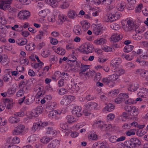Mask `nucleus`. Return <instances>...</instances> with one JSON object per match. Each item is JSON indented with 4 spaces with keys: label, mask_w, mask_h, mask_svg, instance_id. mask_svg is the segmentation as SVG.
Wrapping results in <instances>:
<instances>
[{
    "label": "nucleus",
    "mask_w": 148,
    "mask_h": 148,
    "mask_svg": "<svg viewBox=\"0 0 148 148\" xmlns=\"http://www.w3.org/2000/svg\"><path fill=\"white\" fill-rule=\"evenodd\" d=\"M126 145L128 148H134L138 146L140 144V142L138 138H133L130 140L125 141Z\"/></svg>",
    "instance_id": "nucleus-1"
},
{
    "label": "nucleus",
    "mask_w": 148,
    "mask_h": 148,
    "mask_svg": "<svg viewBox=\"0 0 148 148\" xmlns=\"http://www.w3.org/2000/svg\"><path fill=\"white\" fill-rule=\"evenodd\" d=\"M75 99V97L73 96H64L63 99L61 100L60 104L62 105L67 106Z\"/></svg>",
    "instance_id": "nucleus-2"
},
{
    "label": "nucleus",
    "mask_w": 148,
    "mask_h": 148,
    "mask_svg": "<svg viewBox=\"0 0 148 148\" xmlns=\"http://www.w3.org/2000/svg\"><path fill=\"white\" fill-rule=\"evenodd\" d=\"M30 16L29 12L25 10L21 11L18 14V17L21 19H27Z\"/></svg>",
    "instance_id": "nucleus-3"
},
{
    "label": "nucleus",
    "mask_w": 148,
    "mask_h": 148,
    "mask_svg": "<svg viewBox=\"0 0 148 148\" xmlns=\"http://www.w3.org/2000/svg\"><path fill=\"white\" fill-rule=\"evenodd\" d=\"M25 128V127L24 125H19L15 128L12 132V134L15 135H20L23 132Z\"/></svg>",
    "instance_id": "nucleus-4"
},
{
    "label": "nucleus",
    "mask_w": 148,
    "mask_h": 148,
    "mask_svg": "<svg viewBox=\"0 0 148 148\" xmlns=\"http://www.w3.org/2000/svg\"><path fill=\"white\" fill-rule=\"evenodd\" d=\"M72 113L75 116L81 117L82 115L81 107L78 106H75L72 110Z\"/></svg>",
    "instance_id": "nucleus-5"
},
{
    "label": "nucleus",
    "mask_w": 148,
    "mask_h": 148,
    "mask_svg": "<svg viewBox=\"0 0 148 148\" xmlns=\"http://www.w3.org/2000/svg\"><path fill=\"white\" fill-rule=\"evenodd\" d=\"M12 0L0 1V9L5 10L10 7L9 4L11 3Z\"/></svg>",
    "instance_id": "nucleus-6"
},
{
    "label": "nucleus",
    "mask_w": 148,
    "mask_h": 148,
    "mask_svg": "<svg viewBox=\"0 0 148 148\" xmlns=\"http://www.w3.org/2000/svg\"><path fill=\"white\" fill-rule=\"evenodd\" d=\"M47 123H43L41 121L38 122L37 123H34L32 127V130L33 131H35L37 130H39L42 127H43L45 124V125H47Z\"/></svg>",
    "instance_id": "nucleus-7"
},
{
    "label": "nucleus",
    "mask_w": 148,
    "mask_h": 148,
    "mask_svg": "<svg viewBox=\"0 0 148 148\" xmlns=\"http://www.w3.org/2000/svg\"><path fill=\"white\" fill-rule=\"evenodd\" d=\"M120 17V14L118 12L114 14H110L107 16L108 21L111 22L117 20Z\"/></svg>",
    "instance_id": "nucleus-8"
},
{
    "label": "nucleus",
    "mask_w": 148,
    "mask_h": 148,
    "mask_svg": "<svg viewBox=\"0 0 148 148\" xmlns=\"http://www.w3.org/2000/svg\"><path fill=\"white\" fill-rule=\"evenodd\" d=\"M121 62V59L119 58H116L112 60L110 63V66L112 67V71L115 70V69L118 67V66Z\"/></svg>",
    "instance_id": "nucleus-9"
},
{
    "label": "nucleus",
    "mask_w": 148,
    "mask_h": 148,
    "mask_svg": "<svg viewBox=\"0 0 148 148\" xmlns=\"http://www.w3.org/2000/svg\"><path fill=\"white\" fill-rule=\"evenodd\" d=\"M137 95L139 97H146L148 96V89L144 88H140Z\"/></svg>",
    "instance_id": "nucleus-10"
},
{
    "label": "nucleus",
    "mask_w": 148,
    "mask_h": 148,
    "mask_svg": "<svg viewBox=\"0 0 148 148\" xmlns=\"http://www.w3.org/2000/svg\"><path fill=\"white\" fill-rule=\"evenodd\" d=\"M102 27L101 25L99 24L95 25L93 28V33L96 35H99L102 33Z\"/></svg>",
    "instance_id": "nucleus-11"
},
{
    "label": "nucleus",
    "mask_w": 148,
    "mask_h": 148,
    "mask_svg": "<svg viewBox=\"0 0 148 148\" xmlns=\"http://www.w3.org/2000/svg\"><path fill=\"white\" fill-rule=\"evenodd\" d=\"M94 148H109L108 144L106 142H99L95 143L93 145Z\"/></svg>",
    "instance_id": "nucleus-12"
},
{
    "label": "nucleus",
    "mask_w": 148,
    "mask_h": 148,
    "mask_svg": "<svg viewBox=\"0 0 148 148\" xmlns=\"http://www.w3.org/2000/svg\"><path fill=\"white\" fill-rule=\"evenodd\" d=\"M139 85L137 83H130L128 85V90L131 92H134L139 88Z\"/></svg>",
    "instance_id": "nucleus-13"
},
{
    "label": "nucleus",
    "mask_w": 148,
    "mask_h": 148,
    "mask_svg": "<svg viewBox=\"0 0 148 148\" xmlns=\"http://www.w3.org/2000/svg\"><path fill=\"white\" fill-rule=\"evenodd\" d=\"M3 52L2 49L0 47V63H4L6 62H8L9 61V59L8 58V56L5 54L1 55V53Z\"/></svg>",
    "instance_id": "nucleus-14"
},
{
    "label": "nucleus",
    "mask_w": 148,
    "mask_h": 148,
    "mask_svg": "<svg viewBox=\"0 0 148 148\" xmlns=\"http://www.w3.org/2000/svg\"><path fill=\"white\" fill-rule=\"evenodd\" d=\"M56 131L51 127H49L47 128L46 134L50 136H54L56 135Z\"/></svg>",
    "instance_id": "nucleus-15"
},
{
    "label": "nucleus",
    "mask_w": 148,
    "mask_h": 148,
    "mask_svg": "<svg viewBox=\"0 0 148 148\" xmlns=\"http://www.w3.org/2000/svg\"><path fill=\"white\" fill-rule=\"evenodd\" d=\"M57 110H53L50 112L48 114V116L50 119H54L58 120L59 118Z\"/></svg>",
    "instance_id": "nucleus-16"
},
{
    "label": "nucleus",
    "mask_w": 148,
    "mask_h": 148,
    "mask_svg": "<svg viewBox=\"0 0 148 148\" xmlns=\"http://www.w3.org/2000/svg\"><path fill=\"white\" fill-rule=\"evenodd\" d=\"M32 84V81L28 80L27 81L26 86H23V88H20L23 90L24 93H27L29 91L30 89V87Z\"/></svg>",
    "instance_id": "nucleus-17"
},
{
    "label": "nucleus",
    "mask_w": 148,
    "mask_h": 148,
    "mask_svg": "<svg viewBox=\"0 0 148 148\" xmlns=\"http://www.w3.org/2000/svg\"><path fill=\"white\" fill-rule=\"evenodd\" d=\"M95 123L97 124L98 127L102 131H106V124L103 121H96Z\"/></svg>",
    "instance_id": "nucleus-18"
},
{
    "label": "nucleus",
    "mask_w": 148,
    "mask_h": 148,
    "mask_svg": "<svg viewBox=\"0 0 148 148\" xmlns=\"http://www.w3.org/2000/svg\"><path fill=\"white\" fill-rule=\"evenodd\" d=\"M97 106V103L94 102H89L84 105L86 108L91 109H96Z\"/></svg>",
    "instance_id": "nucleus-19"
},
{
    "label": "nucleus",
    "mask_w": 148,
    "mask_h": 148,
    "mask_svg": "<svg viewBox=\"0 0 148 148\" xmlns=\"http://www.w3.org/2000/svg\"><path fill=\"white\" fill-rule=\"evenodd\" d=\"M122 38V36L117 33L114 34L112 36L111 38L114 42H117L120 40Z\"/></svg>",
    "instance_id": "nucleus-20"
},
{
    "label": "nucleus",
    "mask_w": 148,
    "mask_h": 148,
    "mask_svg": "<svg viewBox=\"0 0 148 148\" xmlns=\"http://www.w3.org/2000/svg\"><path fill=\"white\" fill-rule=\"evenodd\" d=\"M7 9H8L9 14L12 16H15L17 13L18 11L17 9L14 7L10 6V7Z\"/></svg>",
    "instance_id": "nucleus-21"
},
{
    "label": "nucleus",
    "mask_w": 148,
    "mask_h": 148,
    "mask_svg": "<svg viewBox=\"0 0 148 148\" xmlns=\"http://www.w3.org/2000/svg\"><path fill=\"white\" fill-rule=\"evenodd\" d=\"M139 114V111L138 108L136 106H133L130 112V115L132 116H136Z\"/></svg>",
    "instance_id": "nucleus-22"
},
{
    "label": "nucleus",
    "mask_w": 148,
    "mask_h": 148,
    "mask_svg": "<svg viewBox=\"0 0 148 148\" xmlns=\"http://www.w3.org/2000/svg\"><path fill=\"white\" fill-rule=\"evenodd\" d=\"M115 106L111 103H108L103 110V112L112 111L114 109Z\"/></svg>",
    "instance_id": "nucleus-23"
},
{
    "label": "nucleus",
    "mask_w": 148,
    "mask_h": 148,
    "mask_svg": "<svg viewBox=\"0 0 148 148\" xmlns=\"http://www.w3.org/2000/svg\"><path fill=\"white\" fill-rule=\"evenodd\" d=\"M42 111L41 107H37L35 110L32 111L33 117H38L39 114L42 112Z\"/></svg>",
    "instance_id": "nucleus-24"
},
{
    "label": "nucleus",
    "mask_w": 148,
    "mask_h": 148,
    "mask_svg": "<svg viewBox=\"0 0 148 148\" xmlns=\"http://www.w3.org/2000/svg\"><path fill=\"white\" fill-rule=\"evenodd\" d=\"M35 98L32 96L27 98L24 101L25 103L27 105H29L35 101Z\"/></svg>",
    "instance_id": "nucleus-25"
},
{
    "label": "nucleus",
    "mask_w": 148,
    "mask_h": 148,
    "mask_svg": "<svg viewBox=\"0 0 148 148\" xmlns=\"http://www.w3.org/2000/svg\"><path fill=\"white\" fill-rule=\"evenodd\" d=\"M62 77V73L60 71H56L53 74L52 78L55 81H57L60 77Z\"/></svg>",
    "instance_id": "nucleus-26"
},
{
    "label": "nucleus",
    "mask_w": 148,
    "mask_h": 148,
    "mask_svg": "<svg viewBox=\"0 0 148 148\" xmlns=\"http://www.w3.org/2000/svg\"><path fill=\"white\" fill-rule=\"evenodd\" d=\"M73 31L74 33L77 35L79 36L81 35L82 33L81 27L79 25H77L75 26L73 29Z\"/></svg>",
    "instance_id": "nucleus-27"
},
{
    "label": "nucleus",
    "mask_w": 148,
    "mask_h": 148,
    "mask_svg": "<svg viewBox=\"0 0 148 148\" xmlns=\"http://www.w3.org/2000/svg\"><path fill=\"white\" fill-rule=\"evenodd\" d=\"M83 30L86 31H87L90 26V23L87 21H83L81 23Z\"/></svg>",
    "instance_id": "nucleus-28"
},
{
    "label": "nucleus",
    "mask_w": 148,
    "mask_h": 148,
    "mask_svg": "<svg viewBox=\"0 0 148 148\" xmlns=\"http://www.w3.org/2000/svg\"><path fill=\"white\" fill-rule=\"evenodd\" d=\"M89 65L81 64L80 66V69L79 70V74H82L87 70L89 69Z\"/></svg>",
    "instance_id": "nucleus-29"
},
{
    "label": "nucleus",
    "mask_w": 148,
    "mask_h": 148,
    "mask_svg": "<svg viewBox=\"0 0 148 148\" xmlns=\"http://www.w3.org/2000/svg\"><path fill=\"white\" fill-rule=\"evenodd\" d=\"M20 120V119L19 118L14 116H10L8 119V121L11 123H18L19 122Z\"/></svg>",
    "instance_id": "nucleus-30"
},
{
    "label": "nucleus",
    "mask_w": 148,
    "mask_h": 148,
    "mask_svg": "<svg viewBox=\"0 0 148 148\" xmlns=\"http://www.w3.org/2000/svg\"><path fill=\"white\" fill-rule=\"evenodd\" d=\"M126 6V3L124 2H121L117 4L116 8L118 10L122 11Z\"/></svg>",
    "instance_id": "nucleus-31"
},
{
    "label": "nucleus",
    "mask_w": 148,
    "mask_h": 148,
    "mask_svg": "<svg viewBox=\"0 0 148 148\" xmlns=\"http://www.w3.org/2000/svg\"><path fill=\"white\" fill-rule=\"evenodd\" d=\"M138 74H139L142 77H147L148 76V71H143L141 69H138L136 71Z\"/></svg>",
    "instance_id": "nucleus-32"
},
{
    "label": "nucleus",
    "mask_w": 148,
    "mask_h": 148,
    "mask_svg": "<svg viewBox=\"0 0 148 148\" xmlns=\"http://www.w3.org/2000/svg\"><path fill=\"white\" fill-rule=\"evenodd\" d=\"M119 76L118 75L115 73L109 75L108 76V77L110 79L111 82L117 80V81L119 82L120 81V79H119Z\"/></svg>",
    "instance_id": "nucleus-33"
},
{
    "label": "nucleus",
    "mask_w": 148,
    "mask_h": 148,
    "mask_svg": "<svg viewBox=\"0 0 148 148\" xmlns=\"http://www.w3.org/2000/svg\"><path fill=\"white\" fill-rule=\"evenodd\" d=\"M59 144V141L57 140H53L49 143L47 146L48 148H54Z\"/></svg>",
    "instance_id": "nucleus-34"
},
{
    "label": "nucleus",
    "mask_w": 148,
    "mask_h": 148,
    "mask_svg": "<svg viewBox=\"0 0 148 148\" xmlns=\"http://www.w3.org/2000/svg\"><path fill=\"white\" fill-rule=\"evenodd\" d=\"M113 72H115L119 76L124 74L125 72L124 70L119 68H116L115 69V70H113Z\"/></svg>",
    "instance_id": "nucleus-35"
},
{
    "label": "nucleus",
    "mask_w": 148,
    "mask_h": 148,
    "mask_svg": "<svg viewBox=\"0 0 148 148\" xmlns=\"http://www.w3.org/2000/svg\"><path fill=\"white\" fill-rule=\"evenodd\" d=\"M107 40L105 39L99 38L94 41L96 45H102L106 43Z\"/></svg>",
    "instance_id": "nucleus-36"
},
{
    "label": "nucleus",
    "mask_w": 148,
    "mask_h": 148,
    "mask_svg": "<svg viewBox=\"0 0 148 148\" xmlns=\"http://www.w3.org/2000/svg\"><path fill=\"white\" fill-rule=\"evenodd\" d=\"M35 47V44L34 43H29L25 46V47L27 50L31 51L34 49Z\"/></svg>",
    "instance_id": "nucleus-37"
},
{
    "label": "nucleus",
    "mask_w": 148,
    "mask_h": 148,
    "mask_svg": "<svg viewBox=\"0 0 148 148\" xmlns=\"http://www.w3.org/2000/svg\"><path fill=\"white\" fill-rule=\"evenodd\" d=\"M68 17L71 19H74L77 16V14L74 10H70L67 14Z\"/></svg>",
    "instance_id": "nucleus-38"
},
{
    "label": "nucleus",
    "mask_w": 148,
    "mask_h": 148,
    "mask_svg": "<svg viewBox=\"0 0 148 148\" xmlns=\"http://www.w3.org/2000/svg\"><path fill=\"white\" fill-rule=\"evenodd\" d=\"M128 118V115L126 112H123L121 115L119 116V119L122 121H125Z\"/></svg>",
    "instance_id": "nucleus-39"
},
{
    "label": "nucleus",
    "mask_w": 148,
    "mask_h": 148,
    "mask_svg": "<svg viewBox=\"0 0 148 148\" xmlns=\"http://www.w3.org/2000/svg\"><path fill=\"white\" fill-rule=\"evenodd\" d=\"M50 54L49 51L47 49L43 50L41 53V56L44 58L48 57Z\"/></svg>",
    "instance_id": "nucleus-40"
},
{
    "label": "nucleus",
    "mask_w": 148,
    "mask_h": 148,
    "mask_svg": "<svg viewBox=\"0 0 148 148\" xmlns=\"http://www.w3.org/2000/svg\"><path fill=\"white\" fill-rule=\"evenodd\" d=\"M126 27L129 30H131L134 27V25L132 21L130 20H128L127 21Z\"/></svg>",
    "instance_id": "nucleus-41"
},
{
    "label": "nucleus",
    "mask_w": 148,
    "mask_h": 148,
    "mask_svg": "<svg viewBox=\"0 0 148 148\" xmlns=\"http://www.w3.org/2000/svg\"><path fill=\"white\" fill-rule=\"evenodd\" d=\"M5 25H0V29H1V36L5 37L8 31L4 27Z\"/></svg>",
    "instance_id": "nucleus-42"
},
{
    "label": "nucleus",
    "mask_w": 148,
    "mask_h": 148,
    "mask_svg": "<svg viewBox=\"0 0 148 148\" xmlns=\"http://www.w3.org/2000/svg\"><path fill=\"white\" fill-rule=\"evenodd\" d=\"M67 122L69 123H73L75 122V119L71 115H68L67 116L66 118Z\"/></svg>",
    "instance_id": "nucleus-43"
},
{
    "label": "nucleus",
    "mask_w": 148,
    "mask_h": 148,
    "mask_svg": "<svg viewBox=\"0 0 148 148\" xmlns=\"http://www.w3.org/2000/svg\"><path fill=\"white\" fill-rule=\"evenodd\" d=\"M49 12L48 9H46L44 10H42L39 12V14L41 17L45 18L47 16V14Z\"/></svg>",
    "instance_id": "nucleus-44"
},
{
    "label": "nucleus",
    "mask_w": 148,
    "mask_h": 148,
    "mask_svg": "<svg viewBox=\"0 0 148 148\" xmlns=\"http://www.w3.org/2000/svg\"><path fill=\"white\" fill-rule=\"evenodd\" d=\"M8 104L6 108L8 109H11L14 106L15 102L12 99H8Z\"/></svg>",
    "instance_id": "nucleus-45"
},
{
    "label": "nucleus",
    "mask_w": 148,
    "mask_h": 148,
    "mask_svg": "<svg viewBox=\"0 0 148 148\" xmlns=\"http://www.w3.org/2000/svg\"><path fill=\"white\" fill-rule=\"evenodd\" d=\"M124 103L126 105H132L135 104L136 103V102L135 100L129 98L124 100Z\"/></svg>",
    "instance_id": "nucleus-46"
},
{
    "label": "nucleus",
    "mask_w": 148,
    "mask_h": 148,
    "mask_svg": "<svg viewBox=\"0 0 148 148\" xmlns=\"http://www.w3.org/2000/svg\"><path fill=\"white\" fill-rule=\"evenodd\" d=\"M51 139H52V138L44 136L40 140V142L43 143L47 144Z\"/></svg>",
    "instance_id": "nucleus-47"
},
{
    "label": "nucleus",
    "mask_w": 148,
    "mask_h": 148,
    "mask_svg": "<svg viewBox=\"0 0 148 148\" xmlns=\"http://www.w3.org/2000/svg\"><path fill=\"white\" fill-rule=\"evenodd\" d=\"M69 6V2L66 1H63L60 5V8L62 9L67 8Z\"/></svg>",
    "instance_id": "nucleus-48"
},
{
    "label": "nucleus",
    "mask_w": 148,
    "mask_h": 148,
    "mask_svg": "<svg viewBox=\"0 0 148 148\" xmlns=\"http://www.w3.org/2000/svg\"><path fill=\"white\" fill-rule=\"evenodd\" d=\"M134 48V46L132 45H127L125 46L124 51L126 53H129Z\"/></svg>",
    "instance_id": "nucleus-49"
},
{
    "label": "nucleus",
    "mask_w": 148,
    "mask_h": 148,
    "mask_svg": "<svg viewBox=\"0 0 148 148\" xmlns=\"http://www.w3.org/2000/svg\"><path fill=\"white\" fill-rule=\"evenodd\" d=\"M55 51L58 54L61 55H64L65 53V49L60 47L57 48L55 50Z\"/></svg>",
    "instance_id": "nucleus-50"
},
{
    "label": "nucleus",
    "mask_w": 148,
    "mask_h": 148,
    "mask_svg": "<svg viewBox=\"0 0 148 148\" xmlns=\"http://www.w3.org/2000/svg\"><path fill=\"white\" fill-rule=\"evenodd\" d=\"M3 79L5 82H10L12 80V78L9 74H6L4 75Z\"/></svg>",
    "instance_id": "nucleus-51"
},
{
    "label": "nucleus",
    "mask_w": 148,
    "mask_h": 148,
    "mask_svg": "<svg viewBox=\"0 0 148 148\" xmlns=\"http://www.w3.org/2000/svg\"><path fill=\"white\" fill-rule=\"evenodd\" d=\"M26 114L25 111H20L17 112H14V115L16 116L22 117L24 116Z\"/></svg>",
    "instance_id": "nucleus-52"
},
{
    "label": "nucleus",
    "mask_w": 148,
    "mask_h": 148,
    "mask_svg": "<svg viewBox=\"0 0 148 148\" xmlns=\"http://www.w3.org/2000/svg\"><path fill=\"white\" fill-rule=\"evenodd\" d=\"M120 94L118 97L115 99L114 102L116 104H119L121 103L123 101V99Z\"/></svg>",
    "instance_id": "nucleus-53"
},
{
    "label": "nucleus",
    "mask_w": 148,
    "mask_h": 148,
    "mask_svg": "<svg viewBox=\"0 0 148 148\" xmlns=\"http://www.w3.org/2000/svg\"><path fill=\"white\" fill-rule=\"evenodd\" d=\"M102 82L103 83L106 85H108L111 82V81L110 78H109L108 77H103V78L102 79Z\"/></svg>",
    "instance_id": "nucleus-54"
},
{
    "label": "nucleus",
    "mask_w": 148,
    "mask_h": 148,
    "mask_svg": "<svg viewBox=\"0 0 148 148\" xmlns=\"http://www.w3.org/2000/svg\"><path fill=\"white\" fill-rule=\"evenodd\" d=\"M58 58L56 56L51 55L50 56V60L52 63H55L57 62Z\"/></svg>",
    "instance_id": "nucleus-55"
},
{
    "label": "nucleus",
    "mask_w": 148,
    "mask_h": 148,
    "mask_svg": "<svg viewBox=\"0 0 148 148\" xmlns=\"http://www.w3.org/2000/svg\"><path fill=\"white\" fill-rule=\"evenodd\" d=\"M67 90L64 88L60 89L58 91V93L60 95H63L67 93Z\"/></svg>",
    "instance_id": "nucleus-56"
},
{
    "label": "nucleus",
    "mask_w": 148,
    "mask_h": 148,
    "mask_svg": "<svg viewBox=\"0 0 148 148\" xmlns=\"http://www.w3.org/2000/svg\"><path fill=\"white\" fill-rule=\"evenodd\" d=\"M110 27L112 29L115 30H118L119 29V25L116 23H113L111 24Z\"/></svg>",
    "instance_id": "nucleus-57"
},
{
    "label": "nucleus",
    "mask_w": 148,
    "mask_h": 148,
    "mask_svg": "<svg viewBox=\"0 0 148 148\" xmlns=\"http://www.w3.org/2000/svg\"><path fill=\"white\" fill-rule=\"evenodd\" d=\"M88 138L92 140H97V136L95 134H92L88 135Z\"/></svg>",
    "instance_id": "nucleus-58"
},
{
    "label": "nucleus",
    "mask_w": 148,
    "mask_h": 148,
    "mask_svg": "<svg viewBox=\"0 0 148 148\" xmlns=\"http://www.w3.org/2000/svg\"><path fill=\"white\" fill-rule=\"evenodd\" d=\"M85 51H86V54H87L92 52V50L90 49L91 48L89 45L88 44H85Z\"/></svg>",
    "instance_id": "nucleus-59"
},
{
    "label": "nucleus",
    "mask_w": 148,
    "mask_h": 148,
    "mask_svg": "<svg viewBox=\"0 0 148 148\" xmlns=\"http://www.w3.org/2000/svg\"><path fill=\"white\" fill-rule=\"evenodd\" d=\"M101 74L100 73H97L96 75H95L94 77V81L95 82H97V81H99L100 80L101 77Z\"/></svg>",
    "instance_id": "nucleus-60"
},
{
    "label": "nucleus",
    "mask_w": 148,
    "mask_h": 148,
    "mask_svg": "<svg viewBox=\"0 0 148 148\" xmlns=\"http://www.w3.org/2000/svg\"><path fill=\"white\" fill-rule=\"evenodd\" d=\"M60 127L61 129L64 130H67L68 128V125L66 123H61L60 125Z\"/></svg>",
    "instance_id": "nucleus-61"
},
{
    "label": "nucleus",
    "mask_w": 148,
    "mask_h": 148,
    "mask_svg": "<svg viewBox=\"0 0 148 148\" xmlns=\"http://www.w3.org/2000/svg\"><path fill=\"white\" fill-rule=\"evenodd\" d=\"M12 141L14 144H18L20 142V138L17 136L14 137L12 139Z\"/></svg>",
    "instance_id": "nucleus-62"
},
{
    "label": "nucleus",
    "mask_w": 148,
    "mask_h": 148,
    "mask_svg": "<svg viewBox=\"0 0 148 148\" xmlns=\"http://www.w3.org/2000/svg\"><path fill=\"white\" fill-rule=\"evenodd\" d=\"M77 59L76 57L74 55H71L68 56L69 60L72 62H75Z\"/></svg>",
    "instance_id": "nucleus-63"
},
{
    "label": "nucleus",
    "mask_w": 148,
    "mask_h": 148,
    "mask_svg": "<svg viewBox=\"0 0 148 148\" xmlns=\"http://www.w3.org/2000/svg\"><path fill=\"white\" fill-rule=\"evenodd\" d=\"M36 140L34 137L33 136H30L28 137L27 139V141L29 143H33Z\"/></svg>",
    "instance_id": "nucleus-64"
}]
</instances>
